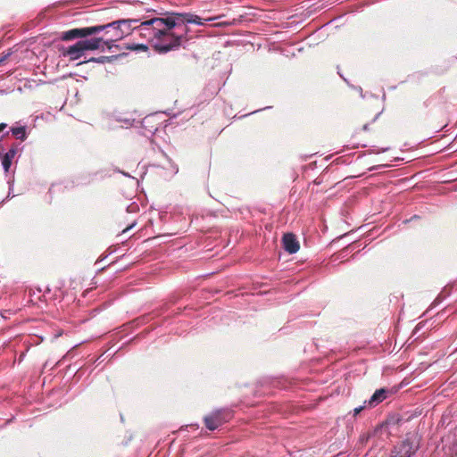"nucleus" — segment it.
<instances>
[{
    "label": "nucleus",
    "instance_id": "obj_1",
    "mask_svg": "<svg viewBox=\"0 0 457 457\" xmlns=\"http://www.w3.org/2000/svg\"><path fill=\"white\" fill-rule=\"evenodd\" d=\"M165 21L162 33L157 35L154 49L158 54H167L170 51L178 50L183 43L187 41V28L180 29L179 27V21H176L171 14L168 12L166 17H163Z\"/></svg>",
    "mask_w": 457,
    "mask_h": 457
},
{
    "label": "nucleus",
    "instance_id": "obj_2",
    "mask_svg": "<svg viewBox=\"0 0 457 457\" xmlns=\"http://www.w3.org/2000/svg\"><path fill=\"white\" fill-rule=\"evenodd\" d=\"M128 21H112L104 25L93 26V35L103 32V45L111 49L114 42H117L128 36V29H122V24Z\"/></svg>",
    "mask_w": 457,
    "mask_h": 457
},
{
    "label": "nucleus",
    "instance_id": "obj_3",
    "mask_svg": "<svg viewBox=\"0 0 457 457\" xmlns=\"http://www.w3.org/2000/svg\"><path fill=\"white\" fill-rule=\"evenodd\" d=\"M165 21L162 18H153L145 21L140 22L138 26L133 28V31L137 33L142 38L148 41L154 47L157 35L162 33V28H164Z\"/></svg>",
    "mask_w": 457,
    "mask_h": 457
},
{
    "label": "nucleus",
    "instance_id": "obj_4",
    "mask_svg": "<svg viewBox=\"0 0 457 457\" xmlns=\"http://www.w3.org/2000/svg\"><path fill=\"white\" fill-rule=\"evenodd\" d=\"M419 447L420 444L417 436L409 434L406 438L394 447L391 457H411Z\"/></svg>",
    "mask_w": 457,
    "mask_h": 457
},
{
    "label": "nucleus",
    "instance_id": "obj_5",
    "mask_svg": "<svg viewBox=\"0 0 457 457\" xmlns=\"http://www.w3.org/2000/svg\"><path fill=\"white\" fill-rule=\"evenodd\" d=\"M231 418L232 412L229 410H217L204 417V424L209 430H215Z\"/></svg>",
    "mask_w": 457,
    "mask_h": 457
},
{
    "label": "nucleus",
    "instance_id": "obj_6",
    "mask_svg": "<svg viewBox=\"0 0 457 457\" xmlns=\"http://www.w3.org/2000/svg\"><path fill=\"white\" fill-rule=\"evenodd\" d=\"M93 35V26L72 29L67 31H63L61 34L60 38L63 41H70L75 38H84Z\"/></svg>",
    "mask_w": 457,
    "mask_h": 457
},
{
    "label": "nucleus",
    "instance_id": "obj_7",
    "mask_svg": "<svg viewBox=\"0 0 457 457\" xmlns=\"http://www.w3.org/2000/svg\"><path fill=\"white\" fill-rule=\"evenodd\" d=\"M17 145H13L7 152H4V146L0 144V159L5 173L9 171V169L17 154Z\"/></svg>",
    "mask_w": 457,
    "mask_h": 457
},
{
    "label": "nucleus",
    "instance_id": "obj_8",
    "mask_svg": "<svg viewBox=\"0 0 457 457\" xmlns=\"http://www.w3.org/2000/svg\"><path fill=\"white\" fill-rule=\"evenodd\" d=\"M171 14L173 15V17L176 21H179V27L180 29L187 28L185 26V24H187V23H193V24H197V25L204 24L203 20L199 16L192 14V13L171 12Z\"/></svg>",
    "mask_w": 457,
    "mask_h": 457
},
{
    "label": "nucleus",
    "instance_id": "obj_9",
    "mask_svg": "<svg viewBox=\"0 0 457 457\" xmlns=\"http://www.w3.org/2000/svg\"><path fill=\"white\" fill-rule=\"evenodd\" d=\"M284 249L288 253H295L300 248L299 242L295 236L292 233H287L283 236L282 238Z\"/></svg>",
    "mask_w": 457,
    "mask_h": 457
},
{
    "label": "nucleus",
    "instance_id": "obj_10",
    "mask_svg": "<svg viewBox=\"0 0 457 457\" xmlns=\"http://www.w3.org/2000/svg\"><path fill=\"white\" fill-rule=\"evenodd\" d=\"M79 41L84 52L97 50L101 47L103 49L104 48V46L103 45V38L101 37H95L92 38H86Z\"/></svg>",
    "mask_w": 457,
    "mask_h": 457
},
{
    "label": "nucleus",
    "instance_id": "obj_11",
    "mask_svg": "<svg viewBox=\"0 0 457 457\" xmlns=\"http://www.w3.org/2000/svg\"><path fill=\"white\" fill-rule=\"evenodd\" d=\"M85 52L82 49V46L79 41L76 42L74 45L69 46L66 50L63 51V55L69 57L71 61H76L84 55Z\"/></svg>",
    "mask_w": 457,
    "mask_h": 457
},
{
    "label": "nucleus",
    "instance_id": "obj_12",
    "mask_svg": "<svg viewBox=\"0 0 457 457\" xmlns=\"http://www.w3.org/2000/svg\"><path fill=\"white\" fill-rule=\"evenodd\" d=\"M388 394L389 391L387 389H378L368 401H365V403H368V407L370 408L375 407L378 403H382L385 399H386Z\"/></svg>",
    "mask_w": 457,
    "mask_h": 457
},
{
    "label": "nucleus",
    "instance_id": "obj_13",
    "mask_svg": "<svg viewBox=\"0 0 457 457\" xmlns=\"http://www.w3.org/2000/svg\"><path fill=\"white\" fill-rule=\"evenodd\" d=\"M11 132L17 139L21 141H24L27 138L26 126L12 127Z\"/></svg>",
    "mask_w": 457,
    "mask_h": 457
},
{
    "label": "nucleus",
    "instance_id": "obj_14",
    "mask_svg": "<svg viewBox=\"0 0 457 457\" xmlns=\"http://www.w3.org/2000/svg\"><path fill=\"white\" fill-rule=\"evenodd\" d=\"M117 21H128V23H126V25L122 24V29H128V35H129L131 30H133V28H134L132 26L138 23L139 20H137V19H123V20H118Z\"/></svg>",
    "mask_w": 457,
    "mask_h": 457
},
{
    "label": "nucleus",
    "instance_id": "obj_15",
    "mask_svg": "<svg viewBox=\"0 0 457 457\" xmlns=\"http://www.w3.org/2000/svg\"><path fill=\"white\" fill-rule=\"evenodd\" d=\"M110 60V57L108 56H100V57H92L87 62H93L97 63H105Z\"/></svg>",
    "mask_w": 457,
    "mask_h": 457
},
{
    "label": "nucleus",
    "instance_id": "obj_16",
    "mask_svg": "<svg viewBox=\"0 0 457 457\" xmlns=\"http://www.w3.org/2000/svg\"><path fill=\"white\" fill-rule=\"evenodd\" d=\"M368 406V403H363V405H361L359 407H356L353 409V416L358 415L363 409H365Z\"/></svg>",
    "mask_w": 457,
    "mask_h": 457
},
{
    "label": "nucleus",
    "instance_id": "obj_17",
    "mask_svg": "<svg viewBox=\"0 0 457 457\" xmlns=\"http://www.w3.org/2000/svg\"><path fill=\"white\" fill-rule=\"evenodd\" d=\"M138 210V205L135 203L131 204L130 205H129L127 207V212H135Z\"/></svg>",
    "mask_w": 457,
    "mask_h": 457
},
{
    "label": "nucleus",
    "instance_id": "obj_18",
    "mask_svg": "<svg viewBox=\"0 0 457 457\" xmlns=\"http://www.w3.org/2000/svg\"><path fill=\"white\" fill-rule=\"evenodd\" d=\"M9 55H10V54H0V64L2 62H4L8 58Z\"/></svg>",
    "mask_w": 457,
    "mask_h": 457
},
{
    "label": "nucleus",
    "instance_id": "obj_19",
    "mask_svg": "<svg viewBox=\"0 0 457 457\" xmlns=\"http://www.w3.org/2000/svg\"><path fill=\"white\" fill-rule=\"evenodd\" d=\"M153 118H154V116L145 118L143 120V124L145 126H146L147 124H150Z\"/></svg>",
    "mask_w": 457,
    "mask_h": 457
},
{
    "label": "nucleus",
    "instance_id": "obj_20",
    "mask_svg": "<svg viewBox=\"0 0 457 457\" xmlns=\"http://www.w3.org/2000/svg\"><path fill=\"white\" fill-rule=\"evenodd\" d=\"M7 127L6 123H0V132H2Z\"/></svg>",
    "mask_w": 457,
    "mask_h": 457
},
{
    "label": "nucleus",
    "instance_id": "obj_21",
    "mask_svg": "<svg viewBox=\"0 0 457 457\" xmlns=\"http://www.w3.org/2000/svg\"><path fill=\"white\" fill-rule=\"evenodd\" d=\"M136 48H139V49L146 50V49H147V46H145V45H137Z\"/></svg>",
    "mask_w": 457,
    "mask_h": 457
},
{
    "label": "nucleus",
    "instance_id": "obj_22",
    "mask_svg": "<svg viewBox=\"0 0 457 457\" xmlns=\"http://www.w3.org/2000/svg\"><path fill=\"white\" fill-rule=\"evenodd\" d=\"M357 92H360V94L362 96V88L361 87H355Z\"/></svg>",
    "mask_w": 457,
    "mask_h": 457
},
{
    "label": "nucleus",
    "instance_id": "obj_23",
    "mask_svg": "<svg viewBox=\"0 0 457 457\" xmlns=\"http://www.w3.org/2000/svg\"><path fill=\"white\" fill-rule=\"evenodd\" d=\"M134 225H135V223H132L131 225H129V226L127 228V229L131 228L132 227H134Z\"/></svg>",
    "mask_w": 457,
    "mask_h": 457
},
{
    "label": "nucleus",
    "instance_id": "obj_24",
    "mask_svg": "<svg viewBox=\"0 0 457 457\" xmlns=\"http://www.w3.org/2000/svg\"><path fill=\"white\" fill-rule=\"evenodd\" d=\"M387 150H388V148H387V147H386V148H383V149H382V152H386V151H387Z\"/></svg>",
    "mask_w": 457,
    "mask_h": 457
},
{
    "label": "nucleus",
    "instance_id": "obj_25",
    "mask_svg": "<svg viewBox=\"0 0 457 457\" xmlns=\"http://www.w3.org/2000/svg\"><path fill=\"white\" fill-rule=\"evenodd\" d=\"M157 129H158V128H157V127H156V128H154V129H153V131L154 132V131H156Z\"/></svg>",
    "mask_w": 457,
    "mask_h": 457
}]
</instances>
